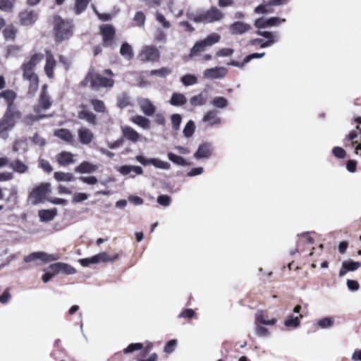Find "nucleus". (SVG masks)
Listing matches in <instances>:
<instances>
[{"label":"nucleus","mask_w":361,"mask_h":361,"mask_svg":"<svg viewBox=\"0 0 361 361\" xmlns=\"http://www.w3.org/2000/svg\"><path fill=\"white\" fill-rule=\"evenodd\" d=\"M227 74V69L224 67H214L207 68L204 71V77L209 79L223 78Z\"/></svg>","instance_id":"21"},{"label":"nucleus","mask_w":361,"mask_h":361,"mask_svg":"<svg viewBox=\"0 0 361 361\" xmlns=\"http://www.w3.org/2000/svg\"><path fill=\"white\" fill-rule=\"evenodd\" d=\"M46 62L44 67V73L49 79L54 78V69L56 66V61L51 51L45 50Z\"/></svg>","instance_id":"13"},{"label":"nucleus","mask_w":361,"mask_h":361,"mask_svg":"<svg viewBox=\"0 0 361 361\" xmlns=\"http://www.w3.org/2000/svg\"><path fill=\"white\" fill-rule=\"evenodd\" d=\"M255 320L257 323L265 325H274L276 323V319L272 318L271 319H268L267 316L264 314V313L262 311L258 312L256 314Z\"/></svg>","instance_id":"41"},{"label":"nucleus","mask_w":361,"mask_h":361,"mask_svg":"<svg viewBox=\"0 0 361 361\" xmlns=\"http://www.w3.org/2000/svg\"><path fill=\"white\" fill-rule=\"evenodd\" d=\"M207 102V95L202 93L195 95L190 99V103L192 106H202Z\"/></svg>","instance_id":"43"},{"label":"nucleus","mask_w":361,"mask_h":361,"mask_svg":"<svg viewBox=\"0 0 361 361\" xmlns=\"http://www.w3.org/2000/svg\"><path fill=\"white\" fill-rule=\"evenodd\" d=\"M3 97L7 104V108L17 109L14 106V101L16 99V93L12 90H6L0 93V98Z\"/></svg>","instance_id":"25"},{"label":"nucleus","mask_w":361,"mask_h":361,"mask_svg":"<svg viewBox=\"0 0 361 361\" xmlns=\"http://www.w3.org/2000/svg\"><path fill=\"white\" fill-rule=\"evenodd\" d=\"M361 267L359 262L345 261L343 262V268L346 269L348 271H353Z\"/></svg>","instance_id":"54"},{"label":"nucleus","mask_w":361,"mask_h":361,"mask_svg":"<svg viewBox=\"0 0 361 361\" xmlns=\"http://www.w3.org/2000/svg\"><path fill=\"white\" fill-rule=\"evenodd\" d=\"M180 81L185 86H190L197 83V78L191 74H186L181 77Z\"/></svg>","instance_id":"48"},{"label":"nucleus","mask_w":361,"mask_h":361,"mask_svg":"<svg viewBox=\"0 0 361 361\" xmlns=\"http://www.w3.org/2000/svg\"><path fill=\"white\" fill-rule=\"evenodd\" d=\"M135 159L138 162H140L143 166H147L149 164H152L156 168L166 169V170H168L171 168V165L169 163H168L166 161H161L159 159H157V158L147 159L142 155H137V156H136Z\"/></svg>","instance_id":"12"},{"label":"nucleus","mask_w":361,"mask_h":361,"mask_svg":"<svg viewBox=\"0 0 361 361\" xmlns=\"http://www.w3.org/2000/svg\"><path fill=\"white\" fill-rule=\"evenodd\" d=\"M39 217L42 221H49L52 220L56 215V210L54 209H42L39 211Z\"/></svg>","instance_id":"38"},{"label":"nucleus","mask_w":361,"mask_h":361,"mask_svg":"<svg viewBox=\"0 0 361 361\" xmlns=\"http://www.w3.org/2000/svg\"><path fill=\"white\" fill-rule=\"evenodd\" d=\"M234 52V50L231 48H222L217 51L216 56L217 57L230 56Z\"/></svg>","instance_id":"61"},{"label":"nucleus","mask_w":361,"mask_h":361,"mask_svg":"<svg viewBox=\"0 0 361 361\" xmlns=\"http://www.w3.org/2000/svg\"><path fill=\"white\" fill-rule=\"evenodd\" d=\"M39 18L38 11L25 8L18 13L19 23L25 27L32 26Z\"/></svg>","instance_id":"8"},{"label":"nucleus","mask_w":361,"mask_h":361,"mask_svg":"<svg viewBox=\"0 0 361 361\" xmlns=\"http://www.w3.org/2000/svg\"><path fill=\"white\" fill-rule=\"evenodd\" d=\"M92 0H75L73 12L75 15H80L87 8Z\"/></svg>","instance_id":"36"},{"label":"nucleus","mask_w":361,"mask_h":361,"mask_svg":"<svg viewBox=\"0 0 361 361\" xmlns=\"http://www.w3.org/2000/svg\"><path fill=\"white\" fill-rule=\"evenodd\" d=\"M156 19L160 23L164 28H169L171 27V23L165 18L164 16L161 13H156Z\"/></svg>","instance_id":"60"},{"label":"nucleus","mask_w":361,"mask_h":361,"mask_svg":"<svg viewBox=\"0 0 361 361\" xmlns=\"http://www.w3.org/2000/svg\"><path fill=\"white\" fill-rule=\"evenodd\" d=\"M228 100L224 97H216L212 101V104L218 108H225L228 106Z\"/></svg>","instance_id":"52"},{"label":"nucleus","mask_w":361,"mask_h":361,"mask_svg":"<svg viewBox=\"0 0 361 361\" xmlns=\"http://www.w3.org/2000/svg\"><path fill=\"white\" fill-rule=\"evenodd\" d=\"M332 152L334 155L338 159H344L346 156V152L340 147H334Z\"/></svg>","instance_id":"63"},{"label":"nucleus","mask_w":361,"mask_h":361,"mask_svg":"<svg viewBox=\"0 0 361 361\" xmlns=\"http://www.w3.org/2000/svg\"><path fill=\"white\" fill-rule=\"evenodd\" d=\"M37 259H40L44 262H48L51 261H54L56 259V258L55 257L54 255H49L44 252H32L24 257V262L27 263Z\"/></svg>","instance_id":"17"},{"label":"nucleus","mask_w":361,"mask_h":361,"mask_svg":"<svg viewBox=\"0 0 361 361\" xmlns=\"http://www.w3.org/2000/svg\"><path fill=\"white\" fill-rule=\"evenodd\" d=\"M143 348V344L141 343H130L127 348L123 349V353H131L136 350H140Z\"/></svg>","instance_id":"55"},{"label":"nucleus","mask_w":361,"mask_h":361,"mask_svg":"<svg viewBox=\"0 0 361 361\" xmlns=\"http://www.w3.org/2000/svg\"><path fill=\"white\" fill-rule=\"evenodd\" d=\"M317 324L322 329L331 327L334 324V319L331 317H324L319 319Z\"/></svg>","instance_id":"57"},{"label":"nucleus","mask_w":361,"mask_h":361,"mask_svg":"<svg viewBox=\"0 0 361 361\" xmlns=\"http://www.w3.org/2000/svg\"><path fill=\"white\" fill-rule=\"evenodd\" d=\"M257 34L267 39V40L265 41V42L261 45V48H266L270 47L275 42L274 35L271 32L258 30L257 32Z\"/></svg>","instance_id":"39"},{"label":"nucleus","mask_w":361,"mask_h":361,"mask_svg":"<svg viewBox=\"0 0 361 361\" xmlns=\"http://www.w3.org/2000/svg\"><path fill=\"white\" fill-rule=\"evenodd\" d=\"M142 112L147 116H152L155 112V106L148 99H143L140 102Z\"/></svg>","instance_id":"33"},{"label":"nucleus","mask_w":361,"mask_h":361,"mask_svg":"<svg viewBox=\"0 0 361 361\" xmlns=\"http://www.w3.org/2000/svg\"><path fill=\"white\" fill-rule=\"evenodd\" d=\"M97 170V166L89 161H84L74 169L75 172L79 173H91Z\"/></svg>","instance_id":"27"},{"label":"nucleus","mask_w":361,"mask_h":361,"mask_svg":"<svg viewBox=\"0 0 361 361\" xmlns=\"http://www.w3.org/2000/svg\"><path fill=\"white\" fill-rule=\"evenodd\" d=\"M80 107L82 108V110L78 111V117L80 119L86 121L91 125H97V116L93 112L86 109L87 105L81 104Z\"/></svg>","instance_id":"22"},{"label":"nucleus","mask_w":361,"mask_h":361,"mask_svg":"<svg viewBox=\"0 0 361 361\" xmlns=\"http://www.w3.org/2000/svg\"><path fill=\"white\" fill-rule=\"evenodd\" d=\"M24 80L29 81L28 91L30 93H35L39 87V80L35 72L23 73Z\"/></svg>","instance_id":"19"},{"label":"nucleus","mask_w":361,"mask_h":361,"mask_svg":"<svg viewBox=\"0 0 361 361\" xmlns=\"http://www.w3.org/2000/svg\"><path fill=\"white\" fill-rule=\"evenodd\" d=\"M21 51V47L12 44L7 47V54L10 56H16Z\"/></svg>","instance_id":"62"},{"label":"nucleus","mask_w":361,"mask_h":361,"mask_svg":"<svg viewBox=\"0 0 361 361\" xmlns=\"http://www.w3.org/2000/svg\"><path fill=\"white\" fill-rule=\"evenodd\" d=\"M121 132L123 138H125L132 142L135 143L140 140L141 135L130 126H122Z\"/></svg>","instance_id":"23"},{"label":"nucleus","mask_w":361,"mask_h":361,"mask_svg":"<svg viewBox=\"0 0 361 361\" xmlns=\"http://www.w3.org/2000/svg\"><path fill=\"white\" fill-rule=\"evenodd\" d=\"M73 25L64 20L60 16L54 17V32L55 41L61 42L68 39L73 35Z\"/></svg>","instance_id":"3"},{"label":"nucleus","mask_w":361,"mask_h":361,"mask_svg":"<svg viewBox=\"0 0 361 361\" xmlns=\"http://www.w3.org/2000/svg\"><path fill=\"white\" fill-rule=\"evenodd\" d=\"M265 55V53H253L251 54H249L245 57L243 62H238L237 61L232 60L230 63H228V65L238 67V68H243L245 64L250 62L252 59H259L263 57Z\"/></svg>","instance_id":"28"},{"label":"nucleus","mask_w":361,"mask_h":361,"mask_svg":"<svg viewBox=\"0 0 361 361\" xmlns=\"http://www.w3.org/2000/svg\"><path fill=\"white\" fill-rule=\"evenodd\" d=\"M213 152V147L209 142H203L201 144L197 150L194 154V157L196 159H207L212 156Z\"/></svg>","instance_id":"20"},{"label":"nucleus","mask_w":361,"mask_h":361,"mask_svg":"<svg viewBox=\"0 0 361 361\" xmlns=\"http://www.w3.org/2000/svg\"><path fill=\"white\" fill-rule=\"evenodd\" d=\"M49 183H41L33 188L29 195L32 204H37L45 200L46 195L49 191Z\"/></svg>","instance_id":"10"},{"label":"nucleus","mask_w":361,"mask_h":361,"mask_svg":"<svg viewBox=\"0 0 361 361\" xmlns=\"http://www.w3.org/2000/svg\"><path fill=\"white\" fill-rule=\"evenodd\" d=\"M120 54L128 61L133 59L134 53L132 46L126 42H123L120 49Z\"/></svg>","instance_id":"34"},{"label":"nucleus","mask_w":361,"mask_h":361,"mask_svg":"<svg viewBox=\"0 0 361 361\" xmlns=\"http://www.w3.org/2000/svg\"><path fill=\"white\" fill-rule=\"evenodd\" d=\"M47 85L42 86V90L39 99V104L43 109L47 110L49 109L52 104L50 100V97L48 95L47 92Z\"/></svg>","instance_id":"26"},{"label":"nucleus","mask_w":361,"mask_h":361,"mask_svg":"<svg viewBox=\"0 0 361 361\" xmlns=\"http://www.w3.org/2000/svg\"><path fill=\"white\" fill-rule=\"evenodd\" d=\"M118 258V255L115 254L114 255H110L107 252H100L96 255L90 258H84L80 259V263L82 267H88L91 264H97L100 262H114Z\"/></svg>","instance_id":"9"},{"label":"nucleus","mask_w":361,"mask_h":361,"mask_svg":"<svg viewBox=\"0 0 361 361\" xmlns=\"http://www.w3.org/2000/svg\"><path fill=\"white\" fill-rule=\"evenodd\" d=\"M87 198H88V195L86 193L76 192L73 196L72 202L77 203V202H83V201L87 200Z\"/></svg>","instance_id":"59"},{"label":"nucleus","mask_w":361,"mask_h":361,"mask_svg":"<svg viewBox=\"0 0 361 361\" xmlns=\"http://www.w3.org/2000/svg\"><path fill=\"white\" fill-rule=\"evenodd\" d=\"M252 30L250 24L243 21H235L228 27L229 32L233 35H242Z\"/></svg>","instance_id":"14"},{"label":"nucleus","mask_w":361,"mask_h":361,"mask_svg":"<svg viewBox=\"0 0 361 361\" xmlns=\"http://www.w3.org/2000/svg\"><path fill=\"white\" fill-rule=\"evenodd\" d=\"M169 102L173 106H183L186 104L187 99L183 94L175 92L172 94Z\"/></svg>","instance_id":"37"},{"label":"nucleus","mask_w":361,"mask_h":361,"mask_svg":"<svg viewBox=\"0 0 361 361\" xmlns=\"http://www.w3.org/2000/svg\"><path fill=\"white\" fill-rule=\"evenodd\" d=\"M195 130V125L194 121H189L186 123V125L183 129L184 136L186 137H190L194 134Z\"/></svg>","instance_id":"51"},{"label":"nucleus","mask_w":361,"mask_h":361,"mask_svg":"<svg viewBox=\"0 0 361 361\" xmlns=\"http://www.w3.org/2000/svg\"><path fill=\"white\" fill-rule=\"evenodd\" d=\"M44 55L42 53H35L31 55L28 60L25 61L20 66L23 73L35 72L38 63L44 59Z\"/></svg>","instance_id":"11"},{"label":"nucleus","mask_w":361,"mask_h":361,"mask_svg":"<svg viewBox=\"0 0 361 361\" xmlns=\"http://www.w3.org/2000/svg\"><path fill=\"white\" fill-rule=\"evenodd\" d=\"M219 114V111L216 109L209 110L204 115L202 121L209 127L219 126L221 123Z\"/></svg>","instance_id":"16"},{"label":"nucleus","mask_w":361,"mask_h":361,"mask_svg":"<svg viewBox=\"0 0 361 361\" xmlns=\"http://www.w3.org/2000/svg\"><path fill=\"white\" fill-rule=\"evenodd\" d=\"M99 34L102 39V46L114 48L116 35L115 27L111 24H103L99 26Z\"/></svg>","instance_id":"6"},{"label":"nucleus","mask_w":361,"mask_h":361,"mask_svg":"<svg viewBox=\"0 0 361 361\" xmlns=\"http://www.w3.org/2000/svg\"><path fill=\"white\" fill-rule=\"evenodd\" d=\"M56 162L62 166H68L75 163V154L71 152L62 151L55 157Z\"/></svg>","instance_id":"18"},{"label":"nucleus","mask_w":361,"mask_h":361,"mask_svg":"<svg viewBox=\"0 0 361 361\" xmlns=\"http://www.w3.org/2000/svg\"><path fill=\"white\" fill-rule=\"evenodd\" d=\"M137 58L142 63H153L159 60L160 53L154 46H145L140 51Z\"/></svg>","instance_id":"7"},{"label":"nucleus","mask_w":361,"mask_h":361,"mask_svg":"<svg viewBox=\"0 0 361 361\" xmlns=\"http://www.w3.org/2000/svg\"><path fill=\"white\" fill-rule=\"evenodd\" d=\"M54 178L57 181L70 182L75 180V177L71 173H65L62 171H56L54 174Z\"/></svg>","instance_id":"42"},{"label":"nucleus","mask_w":361,"mask_h":361,"mask_svg":"<svg viewBox=\"0 0 361 361\" xmlns=\"http://www.w3.org/2000/svg\"><path fill=\"white\" fill-rule=\"evenodd\" d=\"M274 6L271 4V1H264L255 8V12L258 14H266L274 13Z\"/></svg>","instance_id":"35"},{"label":"nucleus","mask_w":361,"mask_h":361,"mask_svg":"<svg viewBox=\"0 0 361 361\" xmlns=\"http://www.w3.org/2000/svg\"><path fill=\"white\" fill-rule=\"evenodd\" d=\"M171 197L167 195H161L157 198V202L162 206H169L171 203Z\"/></svg>","instance_id":"64"},{"label":"nucleus","mask_w":361,"mask_h":361,"mask_svg":"<svg viewBox=\"0 0 361 361\" xmlns=\"http://www.w3.org/2000/svg\"><path fill=\"white\" fill-rule=\"evenodd\" d=\"M151 350V346L147 345L146 347H143L141 352L138 354L137 357V361H157L158 359V355L157 353H154L151 354L148 358H145L147 355L149 353Z\"/></svg>","instance_id":"29"},{"label":"nucleus","mask_w":361,"mask_h":361,"mask_svg":"<svg viewBox=\"0 0 361 361\" xmlns=\"http://www.w3.org/2000/svg\"><path fill=\"white\" fill-rule=\"evenodd\" d=\"M15 0H0V10L11 11L13 8Z\"/></svg>","instance_id":"53"},{"label":"nucleus","mask_w":361,"mask_h":361,"mask_svg":"<svg viewBox=\"0 0 361 361\" xmlns=\"http://www.w3.org/2000/svg\"><path fill=\"white\" fill-rule=\"evenodd\" d=\"M16 32V29L12 25H8L3 30V35L6 40H15Z\"/></svg>","instance_id":"46"},{"label":"nucleus","mask_w":361,"mask_h":361,"mask_svg":"<svg viewBox=\"0 0 361 361\" xmlns=\"http://www.w3.org/2000/svg\"><path fill=\"white\" fill-rule=\"evenodd\" d=\"M21 116L22 114L18 109H6L0 119V136L4 132L11 130Z\"/></svg>","instance_id":"4"},{"label":"nucleus","mask_w":361,"mask_h":361,"mask_svg":"<svg viewBox=\"0 0 361 361\" xmlns=\"http://www.w3.org/2000/svg\"><path fill=\"white\" fill-rule=\"evenodd\" d=\"M39 166L46 173H51L53 171V168L51 165L50 164L49 161L44 159H40L39 160Z\"/></svg>","instance_id":"58"},{"label":"nucleus","mask_w":361,"mask_h":361,"mask_svg":"<svg viewBox=\"0 0 361 361\" xmlns=\"http://www.w3.org/2000/svg\"><path fill=\"white\" fill-rule=\"evenodd\" d=\"M302 317V316L301 314L300 315V317H293V316H290L285 320L284 324L286 327L296 328L300 325V318Z\"/></svg>","instance_id":"50"},{"label":"nucleus","mask_w":361,"mask_h":361,"mask_svg":"<svg viewBox=\"0 0 361 361\" xmlns=\"http://www.w3.org/2000/svg\"><path fill=\"white\" fill-rule=\"evenodd\" d=\"M54 135L69 143H72L74 141V135L70 130L66 128L59 129L55 132Z\"/></svg>","instance_id":"32"},{"label":"nucleus","mask_w":361,"mask_h":361,"mask_svg":"<svg viewBox=\"0 0 361 361\" xmlns=\"http://www.w3.org/2000/svg\"><path fill=\"white\" fill-rule=\"evenodd\" d=\"M79 142L82 145H89L94 139V134L87 128L82 127L78 130Z\"/></svg>","instance_id":"24"},{"label":"nucleus","mask_w":361,"mask_h":361,"mask_svg":"<svg viewBox=\"0 0 361 361\" xmlns=\"http://www.w3.org/2000/svg\"><path fill=\"white\" fill-rule=\"evenodd\" d=\"M221 39V36L216 32H213L207 35L204 39L197 41L190 49L189 56L193 58L202 52L204 51L207 47H211L218 43Z\"/></svg>","instance_id":"5"},{"label":"nucleus","mask_w":361,"mask_h":361,"mask_svg":"<svg viewBox=\"0 0 361 361\" xmlns=\"http://www.w3.org/2000/svg\"><path fill=\"white\" fill-rule=\"evenodd\" d=\"M90 104L92 106L93 109L97 113L104 114L106 111V107L102 100L98 99H91L89 101Z\"/></svg>","instance_id":"40"},{"label":"nucleus","mask_w":361,"mask_h":361,"mask_svg":"<svg viewBox=\"0 0 361 361\" xmlns=\"http://www.w3.org/2000/svg\"><path fill=\"white\" fill-rule=\"evenodd\" d=\"M172 70L168 67H162L159 69L152 70L149 72V75H156L159 78H166L167 75L171 74Z\"/></svg>","instance_id":"44"},{"label":"nucleus","mask_w":361,"mask_h":361,"mask_svg":"<svg viewBox=\"0 0 361 361\" xmlns=\"http://www.w3.org/2000/svg\"><path fill=\"white\" fill-rule=\"evenodd\" d=\"M187 17L195 23L209 24L221 21L224 18V13L216 6L208 10H200L195 13H187Z\"/></svg>","instance_id":"2"},{"label":"nucleus","mask_w":361,"mask_h":361,"mask_svg":"<svg viewBox=\"0 0 361 361\" xmlns=\"http://www.w3.org/2000/svg\"><path fill=\"white\" fill-rule=\"evenodd\" d=\"M49 269L56 273V274L62 273L66 275H71L76 272V269L73 267L64 262L51 264L49 266Z\"/></svg>","instance_id":"15"},{"label":"nucleus","mask_w":361,"mask_h":361,"mask_svg":"<svg viewBox=\"0 0 361 361\" xmlns=\"http://www.w3.org/2000/svg\"><path fill=\"white\" fill-rule=\"evenodd\" d=\"M132 121L145 129H148L150 127L149 120L142 116L137 115L133 118Z\"/></svg>","instance_id":"45"},{"label":"nucleus","mask_w":361,"mask_h":361,"mask_svg":"<svg viewBox=\"0 0 361 361\" xmlns=\"http://www.w3.org/2000/svg\"><path fill=\"white\" fill-rule=\"evenodd\" d=\"M145 20L146 16L142 11H137L135 13L133 18L135 25L137 27H143L145 25Z\"/></svg>","instance_id":"49"},{"label":"nucleus","mask_w":361,"mask_h":361,"mask_svg":"<svg viewBox=\"0 0 361 361\" xmlns=\"http://www.w3.org/2000/svg\"><path fill=\"white\" fill-rule=\"evenodd\" d=\"M114 75L111 69H104L102 74L91 69L89 70L85 78L80 82V86L85 87L90 85V87L94 90H98L101 88H111L115 83Z\"/></svg>","instance_id":"1"},{"label":"nucleus","mask_w":361,"mask_h":361,"mask_svg":"<svg viewBox=\"0 0 361 361\" xmlns=\"http://www.w3.org/2000/svg\"><path fill=\"white\" fill-rule=\"evenodd\" d=\"M117 106L121 109L132 106V100L127 92H122L116 97Z\"/></svg>","instance_id":"30"},{"label":"nucleus","mask_w":361,"mask_h":361,"mask_svg":"<svg viewBox=\"0 0 361 361\" xmlns=\"http://www.w3.org/2000/svg\"><path fill=\"white\" fill-rule=\"evenodd\" d=\"M8 166L18 173H25L28 171V166L18 159L9 162Z\"/></svg>","instance_id":"31"},{"label":"nucleus","mask_w":361,"mask_h":361,"mask_svg":"<svg viewBox=\"0 0 361 361\" xmlns=\"http://www.w3.org/2000/svg\"><path fill=\"white\" fill-rule=\"evenodd\" d=\"M172 128L174 130H178L182 121V118L180 114H175L171 116Z\"/></svg>","instance_id":"56"},{"label":"nucleus","mask_w":361,"mask_h":361,"mask_svg":"<svg viewBox=\"0 0 361 361\" xmlns=\"http://www.w3.org/2000/svg\"><path fill=\"white\" fill-rule=\"evenodd\" d=\"M168 158L173 164H177L178 166H185L188 165L186 160L183 157L178 156L176 154H173L172 152L168 153Z\"/></svg>","instance_id":"47"}]
</instances>
